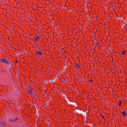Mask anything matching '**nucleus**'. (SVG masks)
Returning <instances> with one entry per match:
<instances>
[{"instance_id": "nucleus-1", "label": "nucleus", "mask_w": 127, "mask_h": 127, "mask_svg": "<svg viewBox=\"0 0 127 127\" xmlns=\"http://www.w3.org/2000/svg\"><path fill=\"white\" fill-rule=\"evenodd\" d=\"M21 87L22 88L26 89L28 92L29 94L31 95L32 93V88L30 86L27 85L26 83H25L24 86L22 85H21Z\"/></svg>"}, {"instance_id": "nucleus-2", "label": "nucleus", "mask_w": 127, "mask_h": 127, "mask_svg": "<svg viewBox=\"0 0 127 127\" xmlns=\"http://www.w3.org/2000/svg\"><path fill=\"white\" fill-rule=\"evenodd\" d=\"M39 37L38 35L35 36L32 39L33 40L34 43L38 42L39 40Z\"/></svg>"}, {"instance_id": "nucleus-3", "label": "nucleus", "mask_w": 127, "mask_h": 127, "mask_svg": "<svg viewBox=\"0 0 127 127\" xmlns=\"http://www.w3.org/2000/svg\"><path fill=\"white\" fill-rule=\"evenodd\" d=\"M37 57H40L43 54V53L42 52L39 51H35Z\"/></svg>"}, {"instance_id": "nucleus-4", "label": "nucleus", "mask_w": 127, "mask_h": 127, "mask_svg": "<svg viewBox=\"0 0 127 127\" xmlns=\"http://www.w3.org/2000/svg\"><path fill=\"white\" fill-rule=\"evenodd\" d=\"M75 67L76 69H79L80 68V64H76L75 65Z\"/></svg>"}, {"instance_id": "nucleus-5", "label": "nucleus", "mask_w": 127, "mask_h": 127, "mask_svg": "<svg viewBox=\"0 0 127 127\" xmlns=\"http://www.w3.org/2000/svg\"><path fill=\"white\" fill-rule=\"evenodd\" d=\"M122 115L124 117H126L127 115L126 112L125 111H123L122 112Z\"/></svg>"}, {"instance_id": "nucleus-6", "label": "nucleus", "mask_w": 127, "mask_h": 127, "mask_svg": "<svg viewBox=\"0 0 127 127\" xmlns=\"http://www.w3.org/2000/svg\"><path fill=\"white\" fill-rule=\"evenodd\" d=\"M1 60L3 63H6V60L5 59H2Z\"/></svg>"}, {"instance_id": "nucleus-7", "label": "nucleus", "mask_w": 127, "mask_h": 127, "mask_svg": "<svg viewBox=\"0 0 127 127\" xmlns=\"http://www.w3.org/2000/svg\"><path fill=\"white\" fill-rule=\"evenodd\" d=\"M118 104L119 106H120L122 104V102L120 101L118 103Z\"/></svg>"}, {"instance_id": "nucleus-8", "label": "nucleus", "mask_w": 127, "mask_h": 127, "mask_svg": "<svg viewBox=\"0 0 127 127\" xmlns=\"http://www.w3.org/2000/svg\"><path fill=\"white\" fill-rule=\"evenodd\" d=\"M121 53L122 55H124L126 54L125 52L124 51H123Z\"/></svg>"}, {"instance_id": "nucleus-9", "label": "nucleus", "mask_w": 127, "mask_h": 127, "mask_svg": "<svg viewBox=\"0 0 127 127\" xmlns=\"http://www.w3.org/2000/svg\"><path fill=\"white\" fill-rule=\"evenodd\" d=\"M102 118L104 119V117L103 116L101 115L100 116Z\"/></svg>"}, {"instance_id": "nucleus-10", "label": "nucleus", "mask_w": 127, "mask_h": 127, "mask_svg": "<svg viewBox=\"0 0 127 127\" xmlns=\"http://www.w3.org/2000/svg\"><path fill=\"white\" fill-rule=\"evenodd\" d=\"M33 83H35V82H33Z\"/></svg>"}]
</instances>
